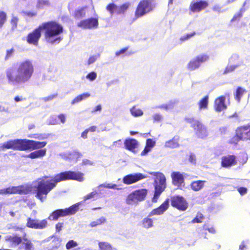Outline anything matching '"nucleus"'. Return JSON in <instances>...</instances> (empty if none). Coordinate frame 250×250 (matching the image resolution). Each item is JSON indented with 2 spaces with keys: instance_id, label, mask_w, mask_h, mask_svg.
<instances>
[{
  "instance_id": "29",
  "label": "nucleus",
  "mask_w": 250,
  "mask_h": 250,
  "mask_svg": "<svg viewBox=\"0 0 250 250\" xmlns=\"http://www.w3.org/2000/svg\"><path fill=\"white\" fill-rule=\"evenodd\" d=\"M50 3L48 0H37L36 8L39 10L43 9L49 7Z\"/></svg>"
},
{
  "instance_id": "42",
  "label": "nucleus",
  "mask_w": 250,
  "mask_h": 250,
  "mask_svg": "<svg viewBox=\"0 0 250 250\" xmlns=\"http://www.w3.org/2000/svg\"><path fill=\"white\" fill-rule=\"evenodd\" d=\"M245 92V90L239 87L237 88L235 94H234L235 98V99L238 101L239 102L241 99V97L243 95L244 93Z\"/></svg>"
},
{
  "instance_id": "34",
  "label": "nucleus",
  "mask_w": 250,
  "mask_h": 250,
  "mask_svg": "<svg viewBox=\"0 0 250 250\" xmlns=\"http://www.w3.org/2000/svg\"><path fill=\"white\" fill-rule=\"evenodd\" d=\"M106 222V218L104 217H101L100 218L91 222L89 224V226L91 228L96 227L104 224Z\"/></svg>"
},
{
  "instance_id": "4",
  "label": "nucleus",
  "mask_w": 250,
  "mask_h": 250,
  "mask_svg": "<svg viewBox=\"0 0 250 250\" xmlns=\"http://www.w3.org/2000/svg\"><path fill=\"white\" fill-rule=\"evenodd\" d=\"M46 144L45 142H38L26 139H16L0 144V151H4L6 149L20 151L40 149L45 146Z\"/></svg>"
},
{
  "instance_id": "40",
  "label": "nucleus",
  "mask_w": 250,
  "mask_h": 250,
  "mask_svg": "<svg viewBox=\"0 0 250 250\" xmlns=\"http://www.w3.org/2000/svg\"><path fill=\"white\" fill-rule=\"evenodd\" d=\"M100 54L99 53L91 55L87 60V65H89L94 63L100 58Z\"/></svg>"
},
{
  "instance_id": "64",
  "label": "nucleus",
  "mask_w": 250,
  "mask_h": 250,
  "mask_svg": "<svg viewBox=\"0 0 250 250\" xmlns=\"http://www.w3.org/2000/svg\"><path fill=\"white\" fill-rule=\"evenodd\" d=\"M102 110V106L100 104L97 105L91 111L92 113L97 111H101Z\"/></svg>"
},
{
  "instance_id": "22",
  "label": "nucleus",
  "mask_w": 250,
  "mask_h": 250,
  "mask_svg": "<svg viewBox=\"0 0 250 250\" xmlns=\"http://www.w3.org/2000/svg\"><path fill=\"white\" fill-rule=\"evenodd\" d=\"M172 182L175 186H181L184 182V176L183 174L179 172H173L171 174Z\"/></svg>"
},
{
  "instance_id": "15",
  "label": "nucleus",
  "mask_w": 250,
  "mask_h": 250,
  "mask_svg": "<svg viewBox=\"0 0 250 250\" xmlns=\"http://www.w3.org/2000/svg\"><path fill=\"white\" fill-rule=\"evenodd\" d=\"M171 205L181 210H186L188 207L186 200L179 196H173L172 198Z\"/></svg>"
},
{
  "instance_id": "61",
  "label": "nucleus",
  "mask_w": 250,
  "mask_h": 250,
  "mask_svg": "<svg viewBox=\"0 0 250 250\" xmlns=\"http://www.w3.org/2000/svg\"><path fill=\"white\" fill-rule=\"evenodd\" d=\"M9 111V108L8 106L0 104V112H8Z\"/></svg>"
},
{
  "instance_id": "62",
  "label": "nucleus",
  "mask_w": 250,
  "mask_h": 250,
  "mask_svg": "<svg viewBox=\"0 0 250 250\" xmlns=\"http://www.w3.org/2000/svg\"><path fill=\"white\" fill-rule=\"evenodd\" d=\"M189 161L192 164H195L196 163V156L193 154H191L189 156Z\"/></svg>"
},
{
  "instance_id": "9",
  "label": "nucleus",
  "mask_w": 250,
  "mask_h": 250,
  "mask_svg": "<svg viewBox=\"0 0 250 250\" xmlns=\"http://www.w3.org/2000/svg\"><path fill=\"white\" fill-rule=\"evenodd\" d=\"M147 194V190L145 189L136 190L128 195L126 203L128 205L137 204L139 202L145 200Z\"/></svg>"
},
{
  "instance_id": "7",
  "label": "nucleus",
  "mask_w": 250,
  "mask_h": 250,
  "mask_svg": "<svg viewBox=\"0 0 250 250\" xmlns=\"http://www.w3.org/2000/svg\"><path fill=\"white\" fill-rule=\"evenodd\" d=\"M78 209V205L75 204L68 208L59 209L54 211L48 217L49 220H56L60 217H64L75 214Z\"/></svg>"
},
{
  "instance_id": "39",
  "label": "nucleus",
  "mask_w": 250,
  "mask_h": 250,
  "mask_svg": "<svg viewBox=\"0 0 250 250\" xmlns=\"http://www.w3.org/2000/svg\"><path fill=\"white\" fill-rule=\"evenodd\" d=\"M195 58L201 64L202 63H204L209 60V56L203 54L197 56Z\"/></svg>"
},
{
  "instance_id": "54",
  "label": "nucleus",
  "mask_w": 250,
  "mask_h": 250,
  "mask_svg": "<svg viewBox=\"0 0 250 250\" xmlns=\"http://www.w3.org/2000/svg\"><path fill=\"white\" fill-rule=\"evenodd\" d=\"M155 142L151 139L146 140V146L151 149L155 145Z\"/></svg>"
},
{
  "instance_id": "56",
  "label": "nucleus",
  "mask_w": 250,
  "mask_h": 250,
  "mask_svg": "<svg viewBox=\"0 0 250 250\" xmlns=\"http://www.w3.org/2000/svg\"><path fill=\"white\" fill-rule=\"evenodd\" d=\"M58 119L62 124H64L66 122V116L64 114H60L58 116Z\"/></svg>"
},
{
  "instance_id": "41",
  "label": "nucleus",
  "mask_w": 250,
  "mask_h": 250,
  "mask_svg": "<svg viewBox=\"0 0 250 250\" xmlns=\"http://www.w3.org/2000/svg\"><path fill=\"white\" fill-rule=\"evenodd\" d=\"M208 97L206 96L199 102V105L200 109L207 108L208 105Z\"/></svg>"
},
{
  "instance_id": "11",
  "label": "nucleus",
  "mask_w": 250,
  "mask_h": 250,
  "mask_svg": "<svg viewBox=\"0 0 250 250\" xmlns=\"http://www.w3.org/2000/svg\"><path fill=\"white\" fill-rule=\"evenodd\" d=\"M98 20L96 18H92L81 21L78 23V26L83 29H91L97 28L98 26Z\"/></svg>"
},
{
  "instance_id": "5",
  "label": "nucleus",
  "mask_w": 250,
  "mask_h": 250,
  "mask_svg": "<svg viewBox=\"0 0 250 250\" xmlns=\"http://www.w3.org/2000/svg\"><path fill=\"white\" fill-rule=\"evenodd\" d=\"M149 173L156 177L154 182L155 193L152 199L153 202H156L158 197L166 188V179L165 175L161 172H149Z\"/></svg>"
},
{
  "instance_id": "14",
  "label": "nucleus",
  "mask_w": 250,
  "mask_h": 250,
  "mask_svg": "<svg viewBox=\"0 0 250 250\" xmlns=\"http://www.w3.org/2000/svg\"><path fill=\"white\" fill-rule=\"evenodd\" d=\"M47 224L46 220L38 221L30 218H28L27 220L26 226L29 228L34 229H43L45 228Z\"/></svg>"
},
{
  "instance_id": "53",
  "label": "nucleus",
  "mask_w": 250,
  "mask_h": 250,
  "mask_svg": "<svg viewBox=\"0 0 250 250\" xmlns=\"http://www.w3.org/2000/svg\"><path fill=\"white\" fill-rule=\"evenodd\" d=\"M15 50L13 48H11L9 50H7L6 51V55L5 56V60H8L11 58L14 54Z\"/></svg>"
},
{
  "instance_id": "21",
  "label": "nucleus",
  "mask_w": 250,
  "mask_h": 250,
  "mask_svg": "<svg viewBox=\"0 0 250 250\" xmlns=\"http://www.w3.org/2000/svg\"><path fill=\"white\" fill-rule=\"evenodd\" d=\"M225 97L221 96L216 99L214 102V109L217 112H220L226 109L227 106L225 104Z\"/></svg>"
},
{
  "instance_id": "2",
  "label": "nucleus",
  "mask_w": 250,
  "mask_h": 250,
  "mask_svg": "<svg viewBox=\"0 0 250 250\" xmlns=\"http://www.w3.org/2000/svg\"><path fill=\"white\" fill-rule=\"evenodd\" d=\"M34 72L32 62L26 60L19 62L15 66L8 69L6 71V76L9 84L21 86L30 80Z\"/></svg>"
},
{
  "instance_id": "3",
  "label": "nucleus",
  "mask_w": 250,
  "mask_h": 250,
  "mask_svg": "<svg viewBox=\"0 0 250 250\" xmlns=\"http://www.w3.org/2000/svg\"><path fill=\"white\" fill-rule=\"evenodd\" d=\"M44 30L46 41L51 43H58L62 40L59 36L62 32V25L55 21L44 22L40 25L38 28L28 34L26 38L27 42L29 44L37 45L41 36V32Z\"/></svg>"
},
{
  "instance_id": "12",
  "label": "nucleus",
  "mask_w": 250,
  "mask_h": 250,
  "mask_svg": "<svg viewBox=\"0 0 250 250\" xmlns=\"http://www.w3.org/2000/svg\"><path fill=\"white\" fill-rule=\"evenodd\" d=\"M147 178L146 176L142 173H136L125 176L123 179V182L126 185H131L138 181Z\"/></svg>"
},
{
  "instance_id": "60",
  "label": "nucleus",
  "mask_w": 250,
  "mask_h": 250,
  "mask_svg": "<svg viewBox=\"0 0 250 250\" xmlns=\"http://www.w3.org/2000/svg\"><path fill=\"white\" fill-rule=\"evenodd\" d=\"M60 155L62 158H63L64 159L69 160V152L68 151H66V152L61 153L60 154Z\"/></svg>"
},
{
  "instance_id": "37",
  "label": "nucleus",
  "mask_w": 250,
  "mask_h": 250,
  "mask_svg": "<svg viewBox=\"0 0 250 250\" xmlns=\"http://www.w3.org/2000/svg\"><path fill=\"white\" fill-rule=\"evenodd\" d=\"M117 187V185L116 184L105 183L104 184L100 185L98 187V189L99 190V193H101V188H111V189H116Z\"/></svg>"
},
{
  "instance_id": "52",
  "label": "nucleus",
  "mask_w": 250,
  "mask_h": 250,
  "mask_svg": "<svg viewBox=\"0 0 250 250\" xmlns=\"http://www.w3.org/2000/svg\"><path fill=\"white\" fill-rule=\"evenodd\" d=\"M121 140H119L118 141L114 142L112 145L109 147V148L110 149H113L114 147H119L121 146Z\"/></svg>"
},
{
  "instance_id": "58",
  "label": "nucleus",
  "mask_w": 250,
  "mask_h": 250,
  "mask_svg": "<svg viewBox=\"0 0 250 250\" xmlns=\"http://www.w3.org/2000/svg\"><path fill=\"white\" fill-rule=\"evenodd\" d=\"M244 11L242 9H241L240 12L239 13L236 14L234 15L233 18L231 20V21H235L237 19L240 18L242 16V12Z\"/></svg>"
},
{
  "instance_id": "51",
  "label": "nucleus",
  "mask_w": 250,
  "mask_h": 250,
  "mask_svg": "<svg viewBox=\"0 0 250 250\" xmlns=\"http://www.w3.org/2000/svg\"><path fill=\"white\" fill-rule=\"evenodd\" d=\"M154 122H159L163 119V116L160 113L154 114L152 116Z\"/></svg>"
},
{
  "instance_id": "6",
  "label": "nucleus",
  "mask_w": 250,
  "mask_h": 250,
  "mask_svg": "<svg viewBox=\"0 0 250 250\" xmlns=\"http://www.w3.org/2000/svg\"><path fill=\"white\" fill-rule=\"evenodd\" d=\"M186 121L190 124L194 128L196 134L201 138H205L208 135V131L206 127L199 121L192 118H186Z\"/></svg>"
},
{
  "instance_id": "10",
  "label": "nucleus",
  "mask_w": 250,
  "mask_h": 250,
  "mask_svg": "<svg viewBox=\"0 0 250 250\" xmlns=\"http://www.w3.org/2000/svg\"><path fill=\"white\" fill-rule=\"evenodd\" d=\"M243 61L237 54H233L229 59V64L226 67L224 73L226 74L234 71L243 64Z\"/></svg>"
},
{
  "instance_id": "16",
  "label": "nucleus",
  "mask_w": 250,
  "mask_h": 250,
  "mask_svg": "<svg viewBox=\"0 0 250 250\" xmlns=\"http://www.w3.org/2000/svg\"><path fill=\"white\" fill-rule=\"evenodd\" d=\"M129 4L125 3L120 6H117L113 3L109 4L106 7L107 10L110 12L111 14L114 13L117 14L123 13L128 8Z\"/></svg>"
},
{
  "instance_id": "36",
  "label": "nucleus",
  "mask_w": 250,
  "mask_h": 250,
  "mask_svg": "<svg viewBox=\"0 0 250 250\" xmlns=\"http://www.w3.org/2000/svg\"><path fill=\"white\" fill-rule=\"evenodd\" d=\"M100 250H112L111 245L107 242H100L98 244Z\"/></svg>"
},
{
  "instance_id": "38",
  "label": "nucleus",
  "mask_w": 250,
  "mask_h": 250,
  "mask_svg": "<svg viewBox=\"0 0 250 250\" xmlns=\"http://www.w3.org/2000/svg\"><path fill=\"white\" fill-rule=\"evenodd\" d=\"M68 152L69 160H77V159L80 158L82 156L80 153L75 150L68 151Z\"/></svg>"
},
{
  "instance_id": "20",
  "label": "nucleus",
  "mask_w": 250,
  "mask_h": 250,
  "mask_svg": "<svg viewBox=\"0 0 250 250\" xmlns=\"http://www.w3.org/2000/svg\"><path fill=\"white\" fill-rule=\"evenodd\" d=\"M33 249V243L26 237H23L21 242L19 245L18 250H32Z\"/></svg>"
},
{
  "instance_id": "43",
  "label": "nucleus",
  "mask_w": 250,
  "mask_h": 250,
  "mask_svg": "<svg viewBox=\"0 0 250 250\" xmlns=\"http://www.w3.org/2000/svg\"><path fill=\"white\" fill-rule=\"evenodd\" d=\"M240 136V132L238 129L236 130V135L234 136L230 141L231 143L236 144L239 140H242Z\"/></svg>"
},
{
  "instance_id": "35",
  "label": "nucleus",
  "mask_w": 250,
  "mask_h": 250,
  "mask_svg": "<svg viewBox=\"0 0 250 250\" xmlns=\"http://www.w3.org/2000/svg\"><path fill=\"white\" fill-rule=\"evenodd\" d=\"M200 66V64L195 58L190 61L188 64V67L190 70H195L198 68Z\"/></svg>"
},
{
  "instance_id": "28",
  "label": "nucleus",
  "mask_w": 250,
  "mask_h": 250,
  "mask_svg": "<svg viewBox=\"0 0 250 250\" xmlns=\"http://www.w3.org/2000/svg\"><path fill=\"white\" fill-rule=\"evenodd\" d=\"M205 183V181L198 180L194 181L190 184L191 188L195 191H199L203 188Z\"/></svg>"
},
{
  "instance_id": "46",
  "label": "nucleus",
  "mask_w": 250,
  "mask_h": 250,
  "mask_svg": "<svg viewBox=\"0 0 250 250\" xmlns=\"http://www.w3.org/2000/svg\"><path fill=\"white\" fill-rule=\"evenodd\" d=\"M78 246V243L74 240H69L66 244V248L69 250Z\"/></svg>"
},
{
  "instance_id": "32",
  "label": "nucleus",
  "mask_w": 250,
  "mask_h": 250,
  "mask_svg": "<svg viewBox=\"0 0 250 250\" xmlns=\"http://www.w3.org/2000/svg\"><path fill=\"white\" fill-rule=\"evenodd\" d=\"M130 112L135 117L142 116L144 114L143 111L141 109L136 107L135 106L130 109Z\"/></svg>"
},
{
  "instance_id": "25",
  "label": "nucleus",
  "mask_w": 250,
  "mask_h": 250,
  "mask_svg": "<svg viewBox=\"0 0 250 250\" xmlns=\"http://www.w3.org/2000/svg\"><path fill=\"white\" fill-rule=\"evenodd\" d=\"M240 137L243 140H250V125L244 126L239 128Z\"/></svg>"
},
{
  "instance_id": "55",
  "label": "nucleus",
  "mask_w": 250,
  "mask_h": 250,
  "mask_svg": "<svg viewBox=\"0 0 250 250\" xmlns=\"http://www.w3.org/2000/svg\"><path fill=\"white\" fill-rule=\"evenodd\" d=\"M28 137L31 138H35L39 140H43L44 139L47 138V136H45V135H43L42 134L38 135L37 136H33V135H29Z\"/></svg>"
},
{
  "instance_id": "59",
  "label": "nucleus",
  "mask_w": 250,
  "mask_h": 250,
  "mask_svg": "<svg viewBox=\"0 0 250 250\" xmlns=\"http://www.w3.org/2000/svg\"><path fill=\"white\" fill-rule=\"evenodd\" d=\"M128 48H124L119 51H116L115 55L116 56H119L122 54H124L127 50Z\"/></svg>"
},
{
  "instance_id": "47",
  "label": "nucleus",
  "mask_w": 250,
  "mask_h": 250,
  "mask_svg": "<svg viewBox=\"0 0 250 250\" xmlns=\"http://www.w3.org/2000/svg\"><path fill=\"white\" fill-rule=\"evenodd\" d=\"M97 76V73L93 71L89 73L86 76V78L90 81H93L96 79Z\"/></svg>"
},
{
  "instance_id": "49",
  "label": "nucleus",
  "mask_w": 250,
  "mask_h": 250,
  "mask_svg": "<svg viewBox=\"0 0 250 250\" xmlns=\"http://www.w3.org/2000/svg\"><path fill=\"white\" fill-rule=\"evenodd\" d=\"M203 218V215L202 214L198 213L196 217L192 221L193 223H199L202 222V220Z\"/></svg>"
},
{
  "instance_id": "18",
  "label": "nucleus",
  "mask_w": 250,
  "mask_h": 250,
  "mask_svg": "<svg viewBox=\"0 0 250 250\" xmlns=\"http://www.w3.org/2000/svg\"><path fill=\"white\" fill-rule=\"evenodd\" d=\"M208 4L205 1H197L191 3L190 8L193 12H199L207 7Z\"/></svg>"
},
{
  "instance_id": "13",
  "label": "nucleus",
  "mask_w": 250,
  "mask_h": 250,
  "mask_svg": "<svg viewBox=\"0 0 250 250\" xmlns=\"http://www.w3.org/2000/svg\"><path fill=\"white\" fill-rule=\"evenodd\" d=\"M26 188L23 186L11 187L5 189H0V194H23L26 193Z\"/></svg>"
},
{
  "instance_id": "24",
  "label": "nucleus",
  "mask_w": 250,
  "mask_h": 250,
  "mask_svg": "<svg viewBox=\"0 0 250 250\" xmlns=\"http://www.w3.org/2000/svg\"><path fill=\"white\" fill-rule=\"evenodd\" d=\"M235 157L233 155H229L222 158V166L225 167H231L235 164Z\"/></svg>"
},
{
  "instance_id": "44",
  "label": "nucleus",
  "mask_w": 250,
  "mask_h": 250,
  "mask_svg": "<svg viewBox=\"0 0 250 250\" xmlns=\"http://www.w3.org/2000/svg\"><path fill=\"white\" fill-rule=\"evenodd\" d=\"M6 20V14L2 11H0V28L2 27Z\"/></svg>"
},
{
  "instance_id": "57",
  "label": "nucleus",
  "mask_w": 250,
  "mask_h": 250,
  "mask_svg": "<svg viewBox=\"0 0 250 250\" xmlns=\"http://www.w3.org/2000/svg\"><path fill=\"white\" fill-rule=\"evenodd\" d=\"M23 14L24 16L29 17H33L37 15V13L35 12H23Z\"/></svg>"
},
{
  "instance_id": "26",
  "label": "nucleus",
  "mask_w": 250,
  "mask_h": 250,
  "mask_svg": "<svg viewBox=\"0 0 250 250\" xmlns=\"http://www.w3.org/2000/svg\"><path fill=\"white\" fill-rule=\"evenodd\" d=\"M125 146L128 150L134 152V150L138 146L137 141L133 139H127L125 141Z\"/></svg>"
},
{
  "instance_id": "23",
  "label": "nucleus",
  "mask_w": 250,
  "mask_h": 250,
  "mask_svg": "<svg viewBox=\"0 0 250 250\" xmlns=\"http://www.w3.org/2000/svg\"><path fill=\"white\" fill-rule=\"evenodd\" d=\"M179 138L178 136L174 137L171 140L166 141L164 147L167 148L174 149L179 146Z\"/></svg>"
},
{
  "instance_id": "31",
  "label": "nucleus",
  "mask_w": 250,
  "mask_h": 250,
  "mask_svg": "<svg viewBox=\"0 0 250 250\" xmlns=\"http://www.w3.org/2000/svg\"><path fill=\"white\" fill-rule=\"evenodd\" d=\"M90 96V94L88 93H84L80 95H78L71 102L72 104H75L78 103L83 100L86 99Z\"/></svg>"
},
{
  "instance_id": "63",
  "label": "nucleus",
  "mask_w": 250,
  "mask_h": 250,
  "mask_svg": "<svg viewBox=\"0 0 250 250\" xmlns=\"http://www.w3.org/2000/svg\"><path fill=\"white\" fill-rule=\"evenodd\" d=\"M222 7L219 5H215L213 7L212 10L214 11L217 12L218 13L222 12V11L221 10Z\"/></svg>"
},
{
  "instance_id": "33",
  "label": "nucleus",
  "mask_w": 250,
  "mask_h": 250,
  "mask_svg": "<svg viewBox=\"0 0 250 250\" xmlns=\"http://www.w3.org/2000/svg\"><path fill=\"white\" fill-rule=\"evenodd\" d=\"M142 226L145 229H149L153 226V220L149 218H145L142 220Z\"/></svg>"
},
{
  "instance_id": "50",
  "label": "nucleus",
  "mask_w": 250,
  "mask_h": 250,
  "mask_svg": "<svg viewBox=\"0 0 250 250\" xmlns=\"http://www.w3.org/2000/svg\"><path fill=\"white\" fill-rule=\"evenodd\" d=\"M195 34H196L195 32H192L190 34L184 35L180 38V41H181L182 42L185 41L186 40H188L192 37L194 36L195 35Z\"/></svg>"
},
{
  "instance_id": "45",
  "label": "nucleus",
  "mask_w": 250,
  "mask_h": 250,
  "mask_svg": "<svg viewBox=\"0 0 250 250\" xmlns=\"http://www.w3.org/2000/svg\"><path fill=\"white\" fill-rule=\"evenodd\" d=\"M98 192L96 191H93L91 193L87 194L83 197V201H85L87 200H89L95 197L96 195L98 194Z\"/></svg>"
},
{
  "instance_id": "17",
  "label": "nucleus",
  "mask_w": 250,
  "mask_h": 250,
  "mask_svg": "<svg viewBox=\"0 0 250 250\" xmlns=\"http://www.w3.org/2000/svg\"><path fill=\"white\" fill-rule=\"evenodd\" d=\"M5 241L9 243L11 248H15L21 242L22 238L17 235H7L4 237Z\"/></svg>"
},
{
  "instance_id": "27",
  "label": "nucleus",
  "mask_w": 250,
  "mask_h": 250,
  "mask_svg": "<svg viewBox=\"0 0 250 250\" xmlns=\"http://www.w3.org/2000/svg\"><path fill=\"white\" fill-rule=\"evenodd\" d=\"M88 8L84 7L75 11L74 16L77 19H82L88 16Z\"/></svg>"
},
{
  "instance_id": "1",
  "label": "nucleus",
  "mask_w": 250,
  "mask_h": 250,
  "mask_svg": "<svg viewBox=\"0 0 250 250\" xmlns=\"http://www.w3.org/2000/svg\"><path fill=\"white\" fill-rule=\"evenodd\" d=\"M47 178V176H43L34 183L36 197L42 202L46 199L48 193L56 186L58 183L67 180H73L79 182L84 180L83 173L70 171L61 172L51 180L45 181Z\"/></svg>"
},
{
  "instance_id": "8",
  "label": "nucleus",
  "mask_w": 250,
  "mask_h": 250,
  "mask_svg": "<svg viewBox=\"0 0 250 250\" xmlns=\"http://www.w3.org/2000/svg\"><path fill=\"white\" fill-rule=\"evenodd\" d=\"M154 7L152 1L150 0H143L140 2L135 12V16L139 18L152 11Z\"/></svg>"
},
{
  "instance_id": "19",
  "label": "nucleus",
  "mask_w": 250,
  "mask_h": 250,
  "mask_svg": "<svg viewBox=\"0 0 250 250\" xmlns=\"http://www.w3.org/2000/svg\"><path fill=\"white\" fill-rule=\"evenodd\" d=\"M168 207V202L166 201L159 207L153 209L149 214V216L161 215L167 209Z\"/></svg>"
},
{
  "instance_id": "48",
  "label": "nucleus",
  "mask_w": 250,
  "mask_h": 250,
  "mask_svg": "<svg viewBox=\"0 0 250 250\" xmlns=\"http://www.w3.org/2000/svg\"><path fill=\"white\" fill-rule=\"evenodd\" d=\"M19 21V19L17 17L12 16L11 20V24L12 25V29H15L17 28V23Z\"/></svg>"
},
{
  "instance_id": "30",
  "label": "nucleus",
  "mask_w": 250,
  "mask_h": 250,
  "mask_svg": "<svg viewBox=\"0 0 250 250\" xmlns=\"http://www.w3.org/2000/svg\"><path fill=\"white\" fill-rule=\"evenodd\" d=\"M46 154V149H40L31 152L28 155V157L32 159L42 157Z\"/></svg>"
}]
</instances>
